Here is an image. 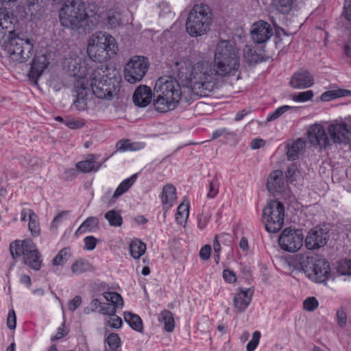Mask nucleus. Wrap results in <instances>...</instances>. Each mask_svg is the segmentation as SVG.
Here are the masks:
<instances>
[{
    "label": "nucleus",
    "mask_w": 351,
    "mask_h": 351,
    "mask_svg": "<svg viewBox=\"0 0 351 351\" xmlns=\"http://www.w3.org/2000/svg\"><path fill=\"white\" fill-rule=\"evenodd\" d=\"M163 208L169 209L176 199V189L170 184L163 186L162 192L160 195Z\"/></svg>",
    "instance_id": "a878e982"
},
{
    "label": "nucleus",
    "mask_w": 351,
    "mask_h": 351,
    "mask_svg": "<svg viewBox=\"0 0 351 351\" xmlns=\"http://www.w3.org/2000/svg\"><path fill=\"white\" fill-rule=\"evenodd\" d=\"M75 167L83 173H88L92 171H98L101 164L96 162V158L94 154H89L86 160L78 162Z\"/></svg>",
    "instance_id": "bb28decb"
},
{
    "label": "nucleus",
    "mask_w": 351,
    "mask_h": 351,
    "mask_svg": "<svg viewBox=\"0 0 351 351\" xmlns=\"http://www.w3.org/2000/svg\"><path fill=\"white\" fill-rule=\"evenodd\" d=\"M211 247L210 245H205L202 247L199 251V257L202 260L207 261L210 258Z\"/></svg>",
    "instance_id": "bf43d9fd"
},
{
    "label": "nucleus",
    "mask_w": 351,
    "mask_h": 351,
    "mask_svg": "<svg viewBox=\"0 0 351 351\" xmlns=\"http://www.w3.org/2000/svg\"><path fill=\"white\" fill-rule=\"evenodd\" d=\"M318 301L314 297L306 298L303 302L304 308L308 311H313L318 306Z\"/></svg>",
    "instance_id": "603ef678"
},
{
    "label": "nucleus",
    "mask_w": 351,
    "mask_h": 351,
    "mask_svg": "<svg viewBox=\"0 0 351 351\" xmlns=\"http://www.w3.org/2000/svg\"><path fill=\"white\" fill-rule=\"evenodd\" d=\"M272 34L273 29L270 25L264 21H259L254 23L251 31L253 40L258 44L267 42Z\"/></svg>",
    "instance_id": "6ab92c4d"
},
{
    "label": "nucleus",
    "mask_w": 351,
    "mask_h": 351,
    "mask_svg": "<svg viewBox=\"0 0 351 351\" xmlns=\"http://www.w3.org/2000/svg\"><path fill=\"white\" fill-rule=\"evenodd\" d=\"M154 92L157 95L153 99V105L156 110H162L165 108L173 110L181 98L180 86L171 76L159 77L156 82Z\"/></svg>",
    "instance_id": "7ed1b4c3"
},
{
    "label": "nucleus",
    "mask_w": 351,
    "mask_h": 351,
    "mask_svg": "<svg viewBox=\"0 0 351 351\" xmlns=\"http://www.w3.org/2000/svg\"><path fill=\"white\" fill-rule=\"evenodd\" d=\"M219 181L217 178H214L209 183L208 192L207 197L213 199L217 196L219 193Z\"/></svg>",
    "instance_id": "49530a36"
},
{
    "label": "nucleus",
    "mask_w": 351,
    "mask_h": 351,
    "mask_svg": "<svg viewBox=\"0 0 351 351\" xmlns=\"http://www.w3.org/2000/svg\"><path fill=\"white\" fill-rule=\"evenodd\" d=\"M106 342L108 343L111 350H117V349L121 346V339L118 334L112 332L108 335L106 339Z\"/></svg>",
    "instance_id": "37998d69"
},
{
    "label": "nucleus",
    "mask_w": 351,
    "mask_h": 351,
    "mask_svg": "<svg viewBox=\"0 0 351 351\" xmlns=\"http://www.w3.org/2000/svg\"><path fill=\"white\" fill-rule=\"evenodd\" d=\"M350 94L351 91L346 89L331 90L322 93L320 96V99L322 101L327 102L336 98L347 96Z\"/></svg>",
    "instance_id": "473e14b6"
},
{
    "label": "nucleus",
    "mask_w": 351,
    "mask_h": 351,
    "mask_svg": "<svg viewBox=\"0 0 351 351\" xmlns=\"http://www.w3.org/2000/svg\"><path fill=\"white\" fill-rule=\"evenodd\" d=\"M2 48L12 61L22 63L27 61L32 56L34 44L32 40L14 34L9 40L7 39Z\"/></svg>",
    "instance_id": "9d476101"
},
{
    "label": "nucleus",
    "mask_w": 351,
    "mask_h": 351,
    "mask_svg": "<svg viewBox=\"0 0 351 351\" xmlns=\"http://www.w3.org/2000/svg\"><path fill=\"white\" fill-rule=\"evenodd\" d=\"M285 206L278 200H271L263 210L262 222L267 232H278L284 225Z\"/></svg>",
    "instance_id": "9b49d317"
},
{
    "label": "nucleus",
    "mask_w": 351,
    "mask_h": 351,
    "mask_svg": "<svg viewBox=\"0 0 351 351\" xmlns=\"http://www.w3.org/2000/svg\"><path fill=\"white\" fill-rule=\"evenodd\" d=\"M306 142L302 138H298L291 145L289 144L287 147V159L291 161L298 158L300 153L305 148Z\"/></svg>",
    "instance_id": "cd10ccee"
},
{
    "label": "nucleus",
    "mask_w": 351,
    "mask_h": 351,
    "mask_svg": "<svg viewBox=\"0 0 351 351\" xmlns=\"http://www.w3.org/2000/svg\"><path fill=\"white\" fill-rule=\"evenodd\" d=\"M98 224L99 221L97 217H89L80 225L76 231V234H82L87 231L90 232L97 228Z\"/></svg>",
    "instance_id": "e433bc0d"
},
{
    "label": "nucleus",
    "mask_w": 351,
    "mask_h": 351,
    "mask_svg": "<svg viewBox=\"0 0 351 351\" xmlns=\"http://www.w3.org/2000/svg\"><path fill=\"white\" fill-rule=\"evenodd\" d=\"M66 214V211H63L58 214V215H56L51 222V227L56 228L58 225L62 221L63 216H64Z\"/></svg>",
    "instance_id": "338daca9"
},
{
    "label": "nucleus",
    "mask_w": 351,
    "mask_h": 351,
    "mask_svg": "<svg viewBox=\"0 0 351 351\" xmlns=\"http://www.w3.org/2000/svg\"><path fill=\"white\" fill-rule=\"evenodd\" d=\"M62 65L64 69L71 71L72 75L79 79L75 86L77 95L73 106L76 108H84L86 105L84 96L86 94V88L84 86V80L87 78V73L90 70V68L88 69L86 65L77 66L76 60L71 56L64 59Z\"/></svg>",
    "instance_id": "1a4fd4ad"
},
{
    "label": "nucleus",
    "mask_w": 351,
    "mask_h": 351,
    "mask_svg": "<svg viewBox=\"0 0 351 351\" xmlns=\"http://www.w3.org/2000/svg\"><path fill=\"white\" fill-rule=\"evenodd\" d=\"M146 250V245L138 239H134L130 245V252L131 256L134 259H138Z\"/></svg>",
    "instance_id": "2f4dec72"
},
{
    "label": "nucleus",
    "mask_w": 351,
    "mask_h": 351,
    "mask_svg": "<svg viewBox=\"0 0 351 351\" xmlns=\"http://www.w3.org/2000/svg\"><path fill=\"white\" fill-rule=\"evenodd\" d=\"M337 272L343 276H351V259H341L337 264Z\"/></svg>",
    "instance_id": "a19ab883"
},
{
    "label": "nucleus",
    "mask_w": 351,
    "mask_h": 351,
    "mask_svg": "<svg viewBox=\"0 0 351 351\" xmlns=\"http://www.w3.org/2000/svg\"><path fill=\"white\" fill-rule=\"evenodd\" d=\"M314 84L313 75L306 70L300 69L291 77L289 84L294 88H306Z\"/></svg>",
    "instance_id": "aec40b11"
},
{
    "label": "nucleus",
    "mask_w": 351,
    "mask_h": 351,
    "mask_svg": "<svg viewBox=\"0 0 351 351\" xmlns=\"http://www.w3.org/2000/svg\"><path fill=\"white\" fill-rule=\"evenodd\" d=\"M328 240V231L322 227L316 226L308 232L304 244L308 250H317L325 245Z\"/></svg>",
    "instance_id": "2eb2a0df"
},
{
    "label": "nucleus",
    "mask_w": 351,
    "mask_h": 351,
    "mask_svg": "<svg viewBox=\"0 0 351 351\" xmlns=\"http://www.w3.org/2000/svg\"><path fill=\"white\" fill-rule=\"evenodd\" d=\"M87 17L85 4L82 0H66L59 12L62 25L78 29Z\"/></svg>",
    "instance_id": "6e6552de"
},
{
    "label": "nucleus",
    "mask_w": 351,
    "mask_h": 351,
    "mask_svg": "<svg viewBox=\"0 0 351 351\" xmlns=\"http://www.w3.org/2000/svg\"><path fill=\"white\" fill-rule=\"evenodd\" d=\"M104 297L108 302H102L99 313L105 315H111L116 313L118 308L123 306V300L121 295L117 292H104Z\"/></svg>",
    "instance_id": "dca6fc26"
},
{
    "label": "nucleus",
    "mask_w": 351,
    "mask_h": 351,
    "mask_svg": "<svg viewBox=\"0 0 351 351\" xmlns=\"http://www.w3.org/2000/svg\"><path fill=\"white\" fill-rule=\"evenodd\" d=\"M125 321L134 330L138 332H142L143 327L141 317L132 313H125L124 315Z\"/></svg>",
    "instance_id": "72a5a7b5"
},
{
    "label": "nucleus",
    "mask_w": 351,
    "mask_h": 351,
    "mask_svg": "<svg viewBox=\"0 0 351 351\" xmlns=\"http://www.w3.org/2000/svg\"><path fill=\"white\" fill-rule=\"evenodd\" d=\"M149 66L147 59L143 56H134L125 64L124 78L130 83L141 82L145 75Z\"/></svg>",
    "instance_id": "f8f14e48"
},
{
    "label": "nucleus",
    "mask_w": 351,
    "mask_h": 351,
    "mask_svg": "<svg viewBox=\"0 0 351 351\" xmlns=\"http://www.w3.org/2000/svg\"><path fill=\"white\" fill-rule=\"evenodd\" d=\"M304 236L300 230L287 228L282 232L278 243L283 250L295 252L302 246Z\"/></svg>",
    "instance_id": "ddd939ff"
},
{
    "label": "nucleus",
    "mask_w": 351,
    "mask_h": 351,
    "mask_svg": "<svg viewBox=\"0 0 351 351\" xmlns=\"http://www.w3.org/2000/svg\"><path fill=\"white\" fill-rule=\"evenodd\" d=\"M344 14L346 19L351 21V0H346L345 1Z\"/></svg>",
    "instance_id": "e2e57ef3"
},
{
    "label": "nucleus",
    "mask_w": 351,
    "mask_h": 351,
    "mask_svg": "<svg viewBox=\"0 0 351 351\" xmlns=\"http://www.w3.org/2000/svg\"><path fill=\"white\" fill-rule=\"evenodd\" d=\"M158 322L164 324V329L171 332L175 328V321L173 313L168 310L161 311L158 317Z\"/></svg>",
    "instance_id": "c756f323"
},
{
    "label": "nucleus",
    "mask_w": 351,
    "mask_h": 351,
    "mask_svg": "<svg viewBox=\"0 0 351 351\" xmlns=\"http://www.w3.org/2000/svg\"><path fill=\"white\" fill-rule=\"evenodd\" d=\"M210 215L209 213H202L197 215V227L200 230L205 228L209 221Z\"/></svg>",
    "instance_id": "5fc2aeb1"
},
{
    "label": "nucleus",
    "mask_w": 351,
    "mask_h": 351,
    "mask_svg": "<svg viewBox=\"0 0 351 351\" xmlns=\"http://www.w3.org/2000/svg\"><path fill=\"white\" fill-rule=\"evenodd\" d=\"M118 47L114 38L105 32H96L88 39L87 54L94 62H102L117 54Z\"/></svg>",
    "instance_id": "20e7f679"
},
{
    "label": "nucleus",
    "mask_w": 351,
    "mask_h": 351,
    "mask_svg": "<svg viewBox=\"0 0 351 351\" xmlns=\"http://www.w3.org/2000/svg\"><path fill=\"white\" fill-rule=\"evenodd\" d=\"M253 291L250 289L243 290L240 289V291L235 294L233 298V303L234 307L239 312H243L249 306L251 300Z\"/></svg>",
    "instance_id": "393cba45"
},
{
    "label": "nucleus",
    "mask_w": 351,
    "mask_h": 351,
    "mask_svg": "<svg viewBox=\"0 0 351 351\" xmlns=\"http://www.w3.org/2000/svg\"><path fill=\"white\" fill-rule=\"evenodd\" d=\"M291 43V38L289 35L283 34L282 36H276L275 38V43L276 47L282 50L287 46H289Z\"/></svg>",
    "instance_id": "de8ad7c7"
},
{
    "label": "nucleus",
    "mask_w": 351,
    "mask_h": 351,
    "mask_svg": "<svg viewBox=\"0 0 351 351\" xmlns=\"http://www.w3.org/2000/svg\"><path fill=\"white\" fill-rule=\"evenodd\" d=\"M265 145V141L263 139L254 138L250 143V147L252 149H259Z\"/></svg>",
    "instance_id": "0e129e2a"
},
{
    "label": "nucleus",
    "mask_w": 351,
    "mask_h": 351,
    "mask_svg": "<svg viewBox=\"0 0 351 351\" xmlns=\"http://www.w3.org/2000/svg\"><path fill=\"white\" fill-rule=\"evenodd\" d=\"M97 241V239L93 236L86 237L84 239V248L87 250H93L96 247Z\"/></svg>",
    "instance_id": "4d7b16f0"
},
{
    "label": "nucleus",
    "mask_w": 351,
    "mask_h": 351,
    "mask_svg": "<svg viewBox=\"0 0 351 351\" xmlns=\"http://www.w3.org/2000/svg\"><path fill=\"white\" fill-rule=\"evenodd\" d=\"M41 0H27L26 8L28 12L34 19H39L41 16V5L40 4Z\"/></svg>",
    "instance_id": "4c0bfd02"
},
{
    "label": "nucleus",
    "mask_w": 351,
    "mask_h": 351,
    "mask_svg": "<svg viewBox=\"0 0 351 351\" xmlns=\"http://www.w3.org/2000/svg\"><path fill=\"white\" fill-rule=\"evenodd\" d=\"M243 56L245 60L251 64L258 61V55L250 46L246 45L243 49Z\"/></svg>",
    "instance_id": "c03bdc74"
},
{
    "label": "nucleus",
    "mask_w": 351,
    "mask_h": 351,
    "mask_svg": "<svg viewBox=\"0 0 351 351\" xmlns=\"http://www.w3.org/2000/svg\"><path fill=\"white\" fill-rule=\"evenodd\" d=\"M64 124L70 129L76 130L82 128L85 125V121L81 119H73L66 117Z\"/></svg>",
    "instance_id": "a18cd8bd"
},
{
    "label": "nucleus",
    "mask_w": 351,
    "mask_h": 351,
    "mask_svg": "<svg viewBox=\"0 0 351 351\" xmlns=\"http://www.w3.org/2000/svg\"><path fill=\"white\" fill-rule=\"evenodd\" d=\"M211 12L205 4L195 5L190 11L186 21V29L191 36H200L210 29Z\"/></svg>",
    "instance_id": "0eeeda50"
},
{
    "label": "nucleus",
    "mask_w": 351,
    "mask_h": 351,
    "mask_svg": "<svg viewBox=\"0 0 351 351\" xmlns=\"http://www.w3.org/2000/svg\"><path fill=\"white\" fill-rule=\"evenodd\" d=\"M132 100L138 108L147 107L152 101V92L147 85H139L134 90Z\"/></svg>",
    "instance_id": "412c9836"
},
{
    "label": "nucleus",
    "mask_w": 351,
    "mask_h": 351,
    "mask_svg": "<svg viewBox=\"0 0 351 351\" xmlns=\"http://www.w3.org/2000/svg\"><path fill=\"white\" fill-rule=\"evenodd\" d=\"M313 97V93L312 90H306L304 92L292 95L293 100L299 102H304L310 100Z\"/></svg>",
    "instance_id": "3c124183"
},
{
    "label": "nucleus",
    "mask_w": 351,
    "mask_h": 351,
    "mask_svg": "<svg viewBox=\"0 0 351 351\" xmlns=\"http://www.w3.org/2000/svg\"><path fill=\"white\" fill-rule=\"evenodd\" d=\"M82 304V298L76 295L68 302V308L70 311H74Z\"/></svg>",
    "instance_id": "052dcab7"
},
{
    "label": "nucleus",
    "mask_w": 351,
    "mask_h": 351,
    "mask_svg": "<svg viewBox=\"0 0 351 351\" xmlns=\"http://www.w3.org/2000/svg\"><path fill=\"white\" fill-rule=\"evenodd\" d=\"M10 251L13 259L16 260L23 256V263L34 271L41 268L43 260L36 244L31 239L22 241L16 240L10 245Z\"/></svg>",
    "instance_id": "423d86ee"
},
{
    "label": "nucleus",
    "mask_w": 351,
    "mask_h": 351,
    "mask_svg": "<svg viewBox=\"0 0 351 351\" xmlns=\"http://www.w3.org/2000/svg\"><path fill=\"white\" fill-rule=\"evenodd\" d=\"M143 142H132L130 139H121L116 143L117 152L138 151L145 147Z\"/></svg>",
    "instance_id": "c85d7f7f"
},
{
    "label": "nucleus",
    "mask_w": 351,
    "mask_h": 351,
    "mask_svg": "<svg viewBox=\"0 0 351 351\" xmlns=\"http://www.w3.org/2000/svg\"><path fill=\"white\" fill-rule=\"evenodd\" d=\"M106 23L111 27H116L119 24V20L115 15H109L106 19Z\"/></svg>",
    "instance_id": "69168bd1"
},
{
    "label": "nucleus",
    "mask_w": 351,
    "mask_h": 351,
    "mask_svg": "<svg viewBox=\"0 0 351 351\" xmlns=\"http://www.w3.org/2000/svg\"><path fill=\"white\" fill-rule=\"evenodd\" d=\"M102 302H100L98 299H93L90 303V307L93 311H98L101 308Z\"/></svg>",
    "instance_id": "774afa93"
},
{
    "label": "nucleus",
    "mask_w": 351,
    "mask_h": 351,
    "mask_svg": "<svg viewBox=\"0 0 351 351\" xmlns=\"http://www.w3.org/2000/svg\"><path fill=\"white\" fill-rule=\"evenodd\" d=\"M14 17L6 11H0V45L2 47L7 39L9 40L15 33L13 29Z\"/></svg>",
    "instance_id": "a211bd4d"
},
{
    "label": "nucleus",
    "mask_w": 351,
    "mask_h": 351,
    "mask_svg": "<svg viewBox=\"0 0 351 351\" xmlns=\"http://www.w3.org/2000/svg\"><path fill=\"white\" fill-rule=\"evenodd\" d=\"M49 62L45 55L36 56L32 61L31 69L28 74L29 78L36 83L38 78L47 66Z\"/></svg>",
    "instance_id": "b1692460"
},
{
    "label": "nucleus",
    "mask_w": 351,
    "mask_h": 351,
    "mask_svg": "<svg viewBox=\"0 0 351 351\" xmlns=\"http://www.w3.org/2000/svg\"><path fill=\"white\" fill-rule=\"evenodd\" d=\"M189 213V204L182 203L180 204L177 209V213L176 216V221L181 223L184 218H187Z\"/></svg>",
    "instance_id": "79ce46f5"
},
{
    "label": "nucleus",
    "mask_w": 351,
    "mask_h": 351,
    "mask_svg": "<svg viewBox=\"0 0 351 351\" xmlns=\"http://www.w3.org/2000/svg\"><path fill=\"white\" fill-rule=\"evenodd\" d=\"M308 138L310 143L314 146L327 147L330 145L326 131L320 124H313L308 130Z\"/></svg>",
    "instance_id": "f3484780"
},
{
    "label": "nucleus",
    "mask_w": 351,
    "mask_h": 351,
    "mask_svg": "<svg viewBox=\"0 0 351 351\" xmlns=\"http://www.w3.org/2000/svg\"><path fill=\"white\" fill-rule=\"evenodd\" d=\"M86 83H89L93 94L100 99H112L118 94L121 88L120 79L115 69H110L106 65L90 69L87 73V78L84 80V86L86 88V94L84 96L86 105L84 108H78L79 110H84L87 107L85 97L89 90Z\"/></svg>",
    "instance_id": "f03ea898"
},
{
    "label": "nucleus",
    "mask_w": 351,
    "mask_h": 351,
    "mask_svg": "<svg viewBox=\"0 0 351 351\" xmlns=\"http://www.w3.org/2000/svg\"><path fill=\"white\" fill-rule=\"evenodd\" d=\"M110 316L108 319H106V324L113 328H120L123 324L121 318L116 313Z\"/></svg>",
    "instance_id": "09e8293b"
},
{
    "label": "nucleus",
    "mask_w": 351,
    "mask_h": 351,
    "mask_svg": "<svg viewBox=\"0 0 351 351\" xmlns=\"http://www.w3.org/2000/svg\"><path fill=\"white\" fill-rule=\"evenodd\" d=\"M293 0H271V5L278 12L289 14L293 8Z\"/></svg>",
    "instance_id": "f704fd0d"
},
{
    "label": "nucleus",
    "mask_w": 351,
    "mask_h": 351,
    "mask_svg": "<svg viewBox=\"0 0 351 351\" xmlns=\"http://www.w3.org/2000/svg\"><path fill=\"white\" fill-rule=\"evenodd\" d=\"M28 228L33 237H38L40 234V228L38 222V217L35 213H30Z\"/></svg>",
    "instance_id": "58836bf2"
},
{
    "label": "nucleus",
    "mask_w": 351,
    "mask_h": 351,
    "mask_svg": "<svg viewBox=\"0 0 351 351\" xmlns=\"http://www.w3.org/2000/svg\"><path fill=\"white\" fill-rule=\"evenodd\" d=\"M136 179V175L134 174L131 177L124 180L117 188L115 191L114 192L111 199L108 200L110 195L111 191L108 190L104 194V195L101 197V200L104 202H106L109 204H114L116 199L120 197L121 195L125 193L128 191V189L132 186Z\"/></svg>",
    "instance_id": "4be33fe9"
},
{
    "label": "nucleus",
    "mask_w": 351,
    "mask_h": 351,
    "mask_svg": "<svg viewBox=\"0 0 351 351\" xmlns=\"http://www.w3.org/2000/svg\"><path fill=\"white\" fill-rule=\"evenodd\" d=\"M296 258L301 269L311 280L323 283L330 276V264L326 259L309 254H298Z\"/></svg>",
    "instance_id": "39448f33"
},
{
    "label": "nucleus",
    "mask_w": 351,
    "mask_h": 351,
    "mask_svg": "<svg viewBox=\"0 0 351 351\" xmlns=\"http://www.w3.org/2000/svg\"><path fill=\"white\" fill-rule=\"evenodd\" d=\"M285 186L283 172L281 170L271 171L267 178V188L271 193H280Z\"/></svg>",
    "instance_id": "5701e85b"
},
{
    "label": "nucleus",
    "mask_w": 351,
    "mask_h": 351,
    "mask_svg": "<svg viewBox=\"0 0 351 351\" xmlns=\"http://www.w3.org/2000/svg\"><path fill=\"white\" fill-rule=\"evenodd\" d=\"M328 130L334 143H351V128L346 123L334 121L328 125Z\"/></svg>",
    "instance_id": "4468645a"
},
{
    "label": "nucleus",
    "mask_w": 351,
    "mask_h": 351,
    "mask_svg": "<svg viewBox=\"0 0 351 351\" xmlns=\"http://www.w3.org/2000/svg\"><path fill=\"white\" fill-rule=\"evenodd\" d=\"M71 256L70 247H64L60 250L52 259L53 266H63Z\"/></svg>",
    "instance_id": "c9c22d12"
},
{
    "label": "nucleus",
    "mask_w": 351,
    "mask_h": 351,
    "mask_svg": "<svg viewBox=\"0 0 351 351\" xmlns=\"http://www.w3.org/2000/svg\"><path fill=\"white\" fill-rule=\"evenodd\" d=\"M223 278L228 283H234L237 279L236 274L230 269H224L223 271Z\"/></svg>",
    "instance_id": "13d9d810"
},
{
    "label": "nucleus",
    "mask_w": 351,
    "mask_h": 351,
    "mask_svg": "<svg viewBox=\"0 0 351 351\" xmlns=\"http://www.w3.org/2000/svg\"><path fill=\"white\" fill-rule=\"evenodd\" d=\"M16 313L14 309H11L8 312V318H7V326L8 327L12 330L16 328Z\"/></svg>",
    "instance_id": "6e6d98bb"
},
{
    "label": "nucleus",
    "mask_w": 351,
    "mask_h": 351,
    "mask_svg": "<svg viewBox=\"0 0 351 351\" xmlns=\"http://www.w3.org/2000/svg\"><path fill=\"white\" fill-rule=\"evenodd\" d=\"M261 334L259 331L254 332L252 339L248 342L246 346L247 351H254L258 345Z\"/></svg>",
    "instance_id": "8fccbe9b"
},
{
    "label": "nucleus",
    "mask_w": 351,
    "mask_h": 351,
    "mask_svg": "<svg viewBox=\"0 0 351 351\" xmlns=\"http://www.w3.org/2000/svg\"><path fill=\"white\" fill-rule=\"evenodd\" d=\"M234 135H235V133L234 132L228 131V130L227 128H219V129L215 130L213 132L211 139L210 141L217 139L221 136H233Z\"/></svg>",
    "instance_id": "864d4df0"
},
{
    "label": "nucleus",
    "mask_w": 351,
    "mask_h": 351,
    "mask_svg": "<svg viewBox=\"0 0 351 351\" xmlns=\"http://www.w3.org/2000/svg\"><path fill=\"white\" fill-rule=\"evenodd\" d=\"M215 70L209 62L201 61L192 65L189 60L175 62L174 70L182 86L199 96H208L217 84V76L233 75L239 67L238 52L228 40L217 45L214 57Z\"/></svg>",
    "instance_id": "f257e3e1"
},
{
    "label": "nucleus",
    "mask_w": 351,
    "mask_h": 351,
    "mask_svg": "<svg viewBox=\"0 0 351 351\" xmlns=\"http://www.w3.org/2000/svg\"><path fill=\"white\" fill-rule=\"evenodd\" d=\"M71 269L73 274L80 275L86 272L93 271L95 268L88 261L80 258L72 264Z\"/></svg>",
    "instance_id": "7c9ffc66"
},
{
    "label": "nucleus",
    "mask_w": 351,
    "mask_h": 351,
    "mask_svg": "<svg viewBox=\"0 0 351 351\" xmlns=\"http://www.w3.org/2000/svg\"><path fill=\"white\" fill-rule=\"evenodd\" d=\"M105 218L108 220L111 226H121L123 223V219L121 215L114 210L108 211L105 215Z\"/></svg>",
    "instance_id": "ea45409f"
},
{
    "label": "nucleus",
    "mask_w": 351,
    "mask_h": 351,
    "mask_svg": "<svg viewBox=\"0 0 351 351\" xmlns=\"http://www.w3.org/2000/svg\"><path fill=\"white\" fill-rule=\"evenodd\" d=\"M337 322L340 326H344L346 324L347 316L346 313L341 310L337 313Z\"/></svg>",
    "instance_id": "680f3d73"
}]
</instances>
